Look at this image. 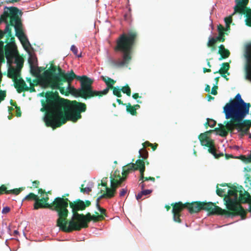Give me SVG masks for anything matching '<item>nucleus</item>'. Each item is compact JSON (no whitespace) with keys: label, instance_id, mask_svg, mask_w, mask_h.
<instances>
[{"label":"nucleus","instance_id":"4","mask_svg":"<svg viewBox=\"0 0 251 251\" xmlns=\"http://www.w3.org/2000/svg\"><path fill=\"white\" fill-rule=\"evenodd\" d=\"M228 194L234 196V198L231 199L227 196L228 200L226 201V208L229 212H233L236 214H225L226 217H234L239 215L242 219L246 218L247 211L242 206L238 203V200L242 203H248L249 204V211L251 212V196L248 192L245 190L242 186L234 187L231 190L228 191Z\"/></svg>","mask_w":251,"mask_h":251},{"label":"nucleus","instance_id":"50","mask_svg":"<svg viewBox=\"0 0 251 251\" xmlns=\"http://www.w3.org/2000/svg\"><path fill=\"white\" fill-rule=\"evenodd\" d=\"M218 36H219L221 38V42H223L225 40V32H219Z\"/></svg>","mask_w":251,"mask_h":251},{"label":"nucleus","instance_id":"32","mask_svg":"<svg viewBox=\"0 0 251 251\" xmlns=\"http://www.w3.org/2000/svg\"><path fill=\"white\" fill-rule=\"evenodd\" d=\"M139 158H142L143 160H146L148 157V152L144 148L139 150Z\"/></svg>","mask_w":251,"mask_h":251},{"label":"nucleus","instance_id":"52","mask_svg":"<svg viewBox=\"0 0 251 251\" xmlns=\"http://www.w3.org/2000/svg\"><path fill=\"white\" fill-rule=\"evenodd\" d=\"M10 208L8 206H6L3 208L1 212L2 214H7L10 211Z\"/></svg>","mask_w":251,"mask_h":251},{"label":"nucleus","instance_id":"57","mask_svg":"<svg viewBox=\"0 0 251 251\" xmlns=\"http://www.w3.org/2000/svg\"><path fill=\"white\" fill-rule=\"evenodd\" d=\"M142 145L143 146V148H145L147 146L150 147L152 145V144L150 143L149 141H146L142 144Z\"/></svg>","mask_w":251,"mask_h":251},{"label":"nucleus","instance_id":"13","mask_svg":"<svg viewBox=\"0 0 251 251\" xmlns=\"http://www.w3.org/2000/svg\"><path fill=\"white\" fill-rule=\"evenodd\" d=\"M236 5L234 7V12L232 15L236 13L245 15L246 18L251 16V9L247 7L249 2H246L245 0H235Z\"/></svg>","mask_w":251,"mask_h":251},{"label":"nucleus","instance_id":"8","mask_svg":"<svg viewBox=\"0 0 251 251\" xmlns=\"http://www.w3.org/2000/svg\"><path fill=\"white\" fill-rule=\"evenodd\" d=\"M186 205L187 209L191 214L198 213L201 210L206 211L209 215H225V214L234 215L235 214L233 212H229L211 202L197 201L186 202Z\"/></svg>","mask_w":251,"mask_h":251},{"label":"nucleus","instance_id":"2","mask_svg":"<svg viewBox=\"0 0 251 251\" xmlns=\"http://www.w3.org/2000/svg\"><path fill=\"white\" fill-rule=\"evenodd\" d=\"M251 106V104L245 102L238 94L234 100H230L224 107L226 118L230 120L225 121V125L219 124V127L215 128L214 130L222 137H226L228 132H232L235 129L247 133L251 126V120L243 119L249 114Z\"/></svg>","mask_w":251,"mask_h":251},{"label":"nucleus","instance_id":"64","mask_svg":"<svg viewBox=\"0 0 251 251\" xmlns=\"http://www.w3.org/2000/svg\"><path fill=\"white\" fill-rule=\"evenodd\" d=\"M205 91L208 93L210 92V87L209 85H206L205 88Z\"/></svg>","mask_w":251,"mask_h":251},{"label":"nucleus","instance_id":"58","mask_svg":"<svg viewBox=\"0 0 251 251\" xmlns=\"http://www.w3.org/2000/svg\"><path fill=\"white\" fill-rule=\"evenodd\" d=\"M38 193L40 194L41 195H43L45 193H46V192L45 190L42 189V188L38 189Z\"/></svg>","mask_w":251,"mask_h":251},{"label":"nucleus","instance_id":"33","mask_svg":"<svg viewBox=\"0 0 251 251\" xmlns=\"http://www.w3.org/2000/svg\"><path fill=\"white\" fill-rule=\"evenodd\" d=\"M110 180H113L114 183H115L118 187H120L122 184V183L126 179L125 177L123 176V177H119V178H113V177L111 175Z\"/></svg>","mask_w":251,"mask_h":251},{"label":"nucleus","instance_id":"29","mask_svg":"<svg viewBox=\"0 0 251 251\" xmlns=\"http://www.w3.org/2000/svg\"><path fill=\"white\" fill-rule=\"evenodd\" d=\"M124 105L126 106V110L127 112L130 113L131 115L133 116L137 115V112L136 111V108H134L133 106L131 105V104L130 103L125 104Z\"/></svg>","mask_w":251,"mask_h":251},{"label":"nucleus","instance_id":"61","mask_svg":"<svg viewBox=\"0 0 251 251\" xmlns=\"http://www.w3.org/2000/svg\"><path fill=\"white\" fill-rule=\"evenodd\" d=\"M141 97L139 96V94L138 93H134L133 95H132V98L134 99H137L138 98H140Z\"/></svg>","mask_w":251,"mask_h":251},{"label":"nucleus","instance_id":"34","mask_svg":"<svg viewBox=\"0 0 251 251\" xmlns=\"http://www.w3.org/2000/svg\"><path fill=\"white\" fill-rule=\"evenodd\" d=\"M98 194H101V195L97 198L99 200H100L103 198L111 199L110 197L109 196L107 192L106 191H104V190L100 189V191L98 193Z\"/></svg>","mask_w":251,"mask_h":251},{"label":"nucleus","instance_id":"45","mask_svg":"<svg viewBox=\"0 0 251 251\" xmlns=\"http://www.w3.org/2000/svg\"><path fill=\"white\" fill-rule=\"evenodd\" d=\"M100 186H103L104 187V189L105 190L104 191H107L108 189H109V188L107 186V183L106 182V181H104V182H101V183L100 184H98V188L100 189Z\"/></svg>","mask_w":251,"mask_h":251},{"label":"nucleus","instance_id":"19","mask_svg":"<svg viewBox=\"0 0 251 251\" xmlns=\"http://www.w3.org/2000/svg\"><path fill=\"white\" fill-rule=\"evenodd\" d=\"M208 132H205L201 133L199 136V139L201 142V144L202 146L209 147L213 144L214 141L208 137Z\"/></svg>","mask_w":251,"mask_h":251},{"label":"nucleus","instance_id":"55","mask_svg":"<svg viewBox=\"0 0 251 251\" xmlns=\"http://www.w3.org/2000/svg\"><path fill=\"white\" fill-rule=\"evenodd\" d=\"M224 30H225V28H224V27L222 25H219L218 26V32H224Z\"/></svg>","mask_w":251,"mask_h":251},{"label":"nucleus","instance_id":"6","mask_svg":"<svg viewBox=\"0 0 251 251\" xmlns=\"http://www.w3.org/2000/svg\"><path fill=\"white\" fill-rule=\"evenodd\" d=\"M75 73L71 70L66 73L59 66L57 67L55 65H51L50 69L45 71L40 75L38 80H36L38 83L44 88L50 87L53 89L54 86L57 87L58 83L64 82L65 80L70 81L74 78Z\"/></svg>","mask_w":251,"mask_h":251},{"label":"nucleus","instance_id":"26","mask_svg":"<svg viewBox=\"0 0 251 251\" xmlns=\"http://www.w3.org/2000/svg\"><path fill=\"white\" fill-rule=\"evenodd\" d=\"M118 188L115 183H114L113 180H110V187L107 191H106L111 198L115 196L116 190Z\"/></svg>","mask_w":251,"mask_h":251},{"label":"nucleus","instance_id":"54","mask_svg":"<svg viewBox=\"0 0 251 251\" xmlns=\"http://www.w3.org/2000/svg\"><path fill=\"white\" fill-rule=\"evenodd\" d=\"M152 192V190H143V191H141L142 192V194H143V195H149L150 194H151Z\"/></svg>","mask_w":251,"mask_h":251},{"label":"nucleus","instance_id":"23","mask_svg":"<svg viewBox=\"0 0 251 251\" xmlns=\"http://www.w3.org/2000/svg\"><path fill=\"white\" fill-rule=\"evenodd\" d=\"M135 170H139L140 175L145 171V162L143 159H138L133 163Z\"/></svg>","mask_w":251,"mask_h":251},{"label":"nucleus","instance_id":"60","mask_svg":"<svg viewBox=\"0 0 251 251\" xmlns=\"http://www.w3.org/2000/svg\"><path fill=\"white\" fill-rule=\"evenodd\" d=\"M99 210L100 211V212L101 213L100 215H102L103 216L104 215H105L106 210L105 209L101 207Z\"/></svg>","mask_w":251,"mask_h":251},{"label":"nucleus","instance_id":"47","mask_svg":"<svg viewBox=\"0 0 251 251\" xmlns=\"http://www.w3.org/2000/svg\"><path fill=\"white\" fill-rule=\"evenodd\" d=\"M112 176L113 178H119V177H122L120 176V171L118 170H116L114 173L113 175Z\"/></svg>","mask_w":251,"mask_h":251},{"label":"nucleus","instance_id":"35","mask_svg":"<svg viewBox=\"0 0 251 251\" xmlns=\"http://www.w3.org/2000/svg\"><path fill=\"white\" fill-rule=\"evenodd\" d=\"M121 89V91H122L124 93L126 94L127 96H130L131 95V89L127 84L125 86L122 87Z\"/></svg>","mask_w":251,"mask_h":251},{"label":"nucleus","instance_id":"46","mask_svg":"<svg viewBox=\"0 0 251 251\" xmlns=\"http://www.w3.org/2000/svg\"><path fill=\"white\" fill-rule=\"evenodd\" d=\"M218 87L217 85H214L211 90V94L213 95H216L218 93L217 89Z\"/></svg>","mask_w":251,"mask_h":251},{"label":"nucleus","instance_id":"53","mask_svg":"<svg viewBox=\"0 0 251 251\" xmlns=\"http://www.w3.org/2000/svg\"><path fill=\"white\" fill-rule=\"evenodd\" d=\"M246 24L249 26H251V15L247 18L246 20Z\"/></svg>","mask_w":251,"mask_h":251},{"label":"nucleus","instance_id":"56","mask_svg":"<svg viewBox=\"0 0 251 251\" xmlns=\"http://www.w3.org/2000/svg\"><path fill=\"white\" fill-rule=\"evenodd\" d=\"M143 194H142V192H140V193H139L137 195H136V198L137 199V201H140L142 197H143Z\"/></svg>","mask_w":251,"mask_h":251},{"label":"nucleus","instance_id":"59","mask_svg":"<svg viewBox=\"0 0 251 251\" xmlns=\"http://www.w3.org/2000/svg\"><path fill=\"white\" fill-rule=\"evenodd\" d=\"M141 181H142L141 182H140L139 184V186L141 188V189L142 190H143L146 186L145 184L144 183L145 181H143V180H141Z\"/></svg>","mask_w":251,"mask_h":251},{"label":"nucleus","instance_id":"40","mask_svg":"<svg viewBox=\"0 0 251 251\" xmlns=\"http://www.w3.org/2000/svg\"><path fill=\"white\" fill-rule=\"evenodd\" d=\"M240 158L242 159L243 161L245 162L246 163H250L251 162V153L248 156H246L245 155H241L240 156Z\"/></svg>","mask_w":251,"mask_h":251},{"label":"nucleus","instance_id":"15","mask_svg":"<svg viewBox=\"0 0 251 251\" xmlns=\"http://www.w3.org/2000/svg\"><path fill=\"white\" fill-rule=\"evenodd\" d=\"M102 80L105 82L106 85V88L102 91H98L93 90V95L94 97H102L108 93L110 89H112L114 86V84L116 83V81L114 79L107 77V78L103 77Z\"/></svg>","mask_w":251,"mask_h":251},{"label":"nucleus","instance_id":"63","mask_svg":"<svg viewBox=\"0 0 251 251\" xmlns=\"http://www.w3.org/2000/svg\"><path fill=\"white\" fill-rule=\"evenodd\" d=\"M157 146H158V145L157 144H152V145L150 147L152 148V150L154 151L156 149Z\"/></svg>","mask_w":251,"mask_h":251},{"label":"nucleus","instance_id":"25","mask_svg":"<svg viewBox=\"0 0 251 251\" xmlns=\"http://www.w3.org/2000/svg\"><path fill=\"white\" fill-rule=\"evenodd\" d=\"M229 68L230 65L228 63H223L222 64V67L219 69V70L214 72V74H215L219 73L221 75H224L227 74V75H229V73L228 72V71L229 70Z\"/></svg>","mask_w":251,"mask_h":251},{"label":"nucleus","instance_id":"44","mask_svg":"<svg viewBox=\"0 0 251 251\" xmlns=\"http://www.w3.org/2000/svg\"><path fill=\"white\" fill-rule=\"evenodd\" d=\"M127 189L126 187L125 188H122L120 190L119 193V196L120 197H123L126 195V194L127 193Z\"/></svg>","mask_w":251,"mask_h":251},{"label":"nucleus","instance_id":"5","mask_svg":"<svg viewBox=\"0 0 251 251\" xmlns=\"http://www.w3.org/2000/svg\"><path fill=\"white\" fill-rule=\"evenodd\" d=\"M138 38L137 31L130 30L126 33H123L119 36L116 40V45L114 47L115 51L123 53L122 60L116 61L114 65L118 67L127 66L132 59V54Z\"/></svg>","mask_w":251,"mask_h":251},{"label":"nucleus","instance_id":"27","mask_svg":"<svg viewBox=\"0 0 251 251\" xmlns=\"http://www.w3.org/2000/svg\"><path fill=\"white\" fill-rule=\"evenodd\" d=\"M207 147L208 148V151L209 153L213 154L215 158L218 159L220 157L223 156L224 155V154L223 153H217L216 152V150L215 149L214 142L211 145H210V146Z\"/></svg>","mask_w":251,"mask_h":251},{"label":"nucleus","instance_id":"7","mask_svg":"<svg viewBox=\"0 0 251 251\" xmlns=\"http://www.w3.org/2000/svg\"><path fill=\"white\" fill-rule=\"evenodd\" d=\"M70 202V201L68 198L61 197L55 198L51 202V210L56 211L58 217L56 220V226L65 232H71L72 226L70 224V221L67 220L69 213L67 207Z\"/></svg>","mask_w":251,"mask_h":251},{"label":"nucleus","instance_id":"38","mask_svg":"<svg viewBox=\"0 0 251 251\" xmlns=\"http://www.w3.org/2000/svg\"><path fill=\"white\" fill-rule=\"evenodd\" d=\"M44 69H45L44 68H43V67H37L36 69L35 72L34 73H33L34 74V75H40V73L42 71H43ZM39 76H38V78L39 77ZM38 80V79L37 80L35 79L34 80V82L36 83V85L39 84L38 83V82L37 81H36V80Z\"/></svg>","mask_w":251,"mask_h":251},{"label":"nucleus","instance_id":"9","mask_svg":"<svg viewBox=\"0 0 251 251\" xmlns=\"http://www.w3.org/2000/svg\"><path fill=\"white\" fill-rule=\"evenodd\" d=\"M96 215H91V213L88 212L84 218H82L79 222H75L73 221H70V224L72 226L71 232L73 231H79L82 228H86L88 226V223L93 221L95 222L104 220V217L102 215H100L98 212H95Z\"/></svg>","mask_w":251,"mask_h":251},{"label":"nucleus","instance_id":"20","mask_svg":"<svg viewBox=\"0 0 251 251\" xmlns=\"http://www.w3.org/2000/svg\"><path fill=\"white\" fill-rule=\"evenodd\" d=\"M16 35L18 37L21 43L22 44L24 48L25 49H28V47L30 46V43L27 37L25 35V34L22 30H20L19 31H17Z\"/></svg>","mask_w":251,"mask_h":251},{"label":"nucleus","instance_id":"3","mask_svg":"<svg viewBox=\"0 0 251 251\" xmlns=\"http://www.w3.org/2000/svg\"><path fill=\"white\" fill-rule=\"evenodd\" d=\"M93 83V80L86 75L78 76L75 74L71 80L60 82L58 86H54L53 89L59 90L60 93L65 96L71 94L76 97L87 100L94 97Z\"/></svg>","mask_w":251,"mask_h":251},{"label":"nucleus","instance_id":"11","mask_svg":"<svg viewBox=\"0 0 251 251\" xmlns=\"http://www.w3.org/2000/svg\"><path fill=\"white\" fill-rule=\"evenodd\" d=\"M20 75V72L18 69L14 67L9 68L8 73V76L12 78L14 82V86L17 89L18 93H21L22 92L28 91L29 88L25 81L22 78L18 79Z\"/></svg>","mask_w":251,"mask_h":251},{"label":"nucleus","instance_id":"43","mask_svg":"<svg viewBox=\"0 0 251 251\" xmlns=\"http://www.w3.org/2000/svg\"><path fill=\"white\" fill-rule=\"evenodd\" d=\"M225 22L226 25V26H228L229 25H230V24L232 22V17L231 16L226 17L225 18Z\"/></svg>","mask_w":251,"mask_h":251},{"label":"nucleus","instance_id":"14","mask_svg":"<svg viewBox=\"0 0 251 251\" xmlns=\"http://www.w3.org/2000/svg\"><path fill=\"white\" fill-rule=\"evenodd\" d=\"M171 205L173 207L172 213L173 214V220L175 222L180 223L181 220L180 218V213L184 208L187 209L186 202L183 203L181 201L172 203Z\"/></svg>","mask_w":251,"mask_h":251},{"label":"nucleus","instance_id":"21","mask_svg":"<svg viewBox=\"0 0 251 251\" xmlns=\"http://www.w3.org/2000/svg\"><path fill=\"white\" fill-rule=\"evenodd\" d=\"M246 57L249 63L246 68V78L251 81V50L247 52Z\"/></svg>","mask_w":251,"mask_h":251},{"label":"nucleus","instance_id":"48","mask_svg":"<svg viewBox=\"0 0 251 251\" xmlns=\"http://www.w3.org/2000/svg\"><path fill=\"white\" fill-rule=\"evenodd\" d=\"M16 116L20 117L21 116L22 112L21 111V108L20 106L16 107Z\"/></svg>","mask_w":251,"mask_h":251},{"label":"nucleus","instance_id":"37","mask_svg":"<svg viewBox=\"0 0 251 251\" xmlns=\"http://www.w3.org/2000/svg\"><path fill=\"white\" fill-rule=\"evenodd\" d=\"M155 178L153 177H151V176H149V177H146V176H144V173H143L142 174L140 175V179H139V181H141V180H143V181H148V180H151L153 182H154L155 181Z\"/></svg>","mask_w":251,"mask_h":251},{"label":"nucleus","instance_id":"12","mask_svg":"<svg viewBox=\"0 0 251 251\" xmlns=\"http://www.w3.org/2000/svg\"><path fill=\"white\" fill-rule=\"evenodd\" d=\"M6 8L9 11V13H8L7 11H5L3 15L1 16V19L3 21H5L7 22L6 19L10 17V25L14 26L16 28V26L20 24V21L18 17L19 9L15 7Z\"/></svg>","mask_w":251,"mask_h":251},{"label":"nucleus","instance_id":"41","mask_svg":"<svg viewBox=\"0 0 251 251\" xmlns=\"http://www.w3.org/2000/svg\"><path fill=\"white\" fill-rule=\"evenodd\" d=\"M84 185V184L81 185L80 192L83 193H86L88 194L92 191V189L90 187L83 188Z\"/></svg>","mask_w":251,"mask_h":251},{"label":"nucleus","instance_id":"30","mask_svg":"<svg viewBox=\"0 0 251 251\" xmlns=\"http://www.w3.org/2000/svg\"><path fill=\"white\" fill-rule=\"evenodd\" d=\"M15 63L17 64L16 69H18L20 72L23 67L24 60L23 58L20 56H17L15 58Z\"/></svg>","mask_w":251,"mask_h":251},{"label":"nucleus","instance_id":"28","mask_svg":"<svg viewBox=\"0 0 251 251\" xmlns=\"http://www.w3.org/2000/svg\"><path fill=\"white\" fill-rule=\"evenodd\" d=\"M216 43L215 42V40L214 37H209L208 39V41L207 43V46L208 48L211 49V51L212 52L215 51L216 50Z\"/></svg>","mask_w":251,"mask_h":251},{"label":"nucleus","instance_id":"49","mask_svg":"<svg viewBox=\"0 0 251 251\" xmlns=\"http://www.w3.org/2000/svg\"><path fill=\"white\" fill-rule=\"evenodd\" d=\"M208 121L209 122V126L211 127H213L216 124V122L213 119H208Z\"/></svg>","mask_w":251,"mask_h":251},{"label":"nucleus","instance_id":"42","mask_svg":"<svg viewBox=\"0 0 251 251\" xmlns=\"http://www.w3.org/2000/svg\"><path fill=\"white\" fill-rule=\"evenodd\" d=\"M71 50L75 55L78 57H81V54L80 55L77 54V48L75 45H72L71 46Z\"/></svg>","mask_w":251,"mask_h":251},{"label":"nucleus","instance_id":"24","mask_svg":"<svg viewBox=\"0 0 251 251\" xmlns=\"http://www.w3.org/2000/svg\"><path fill=\"white\" fill-rule=\"evenodd\" d=\"M135 171L133 163H130L123 167L122 175L126 179L127 176L131 172Z\"/></svg>","mask_w":251,"mask_h":251},{"label":"nucleus","instance_id":"16","mask_svg":"<svg viewBox=\"0 0 251 251\" xmlns=\"http://www.w3.org/2000/svg\"><path fill=\"white\" fill-rule=\"evenodd\" d=\"M49 197L47 195L45 197L40 199L38 197V201H35L33 204L34 209L37 210L40 208H49L51 209V203H49Z\"/></svg>","mask_w":251,"mask_h":251},{"label":"nucleus","instance_id":"10","mask_svg":"<svg viewBox=\"0 0 251 251\" xmlns=\"http://www.w3.org/2000/svg\"><path fill=\"white\" fill-rule=\"evenodd\" d=\"M90 201L88 200L83 201L80 199H77L73 201L70 202V207L72 208L73 216L70 221H73L75 222H79L82 218H84L83 214H79L78 211H82L85 209L87 207L91 205Z\"/></svg>","mask_w":251,"mask_h":251},{"label":"nucleus","instance_id":"22","mask_svg":"<svg viewBox=\"0 0 251 251\" xmlns=\"http://www.w3.org/2000/svg\"><path fill=\"white\" fill-rule=\"evenodd\" d=\"M218 53L220 54L219 60L228 58L230 55V51L228 50L225 48L224 45H221L219 47V50Z\"/></svg>","mask_w":251,"mask_h":251},{"label":"nucleus","instance_id":"39","mask_svg":"<svg viewBox=\"0 0 251 251\" xmlns=\"http://www.w3.org/2000/svg\"><path fill=\"white\" fill-rule=\"evenodd\" d=\"M5 32L7 33V39L5 42H7L8 40L9 39V37L11 36V28L10 27L9 25H7L5 29Z\"/></svg>","mask_w":251,"mask_h":251},{"label":"nucleus","instance_id":"51","mask_svg":"<svg viewBox=\"0 0 251 251\" xmlns=\"http://www.w3.org/2000/svg\"><path fill=\"white\" fill-rule=\"evenodd\" d=\"M40 181L39 180H34L32 182V186L35 188H39Z\"/></svg>","mask_w":251,"mask_h":251},{"label":"nucleus","instance_id":"36","mask_svg":"<svg viewBox=\"0 0 251 251\" xmlns=\"http://www.w3.org/2000/svg\"><path fill=\"white\" fill-rule=\"evenodd\" d=\"M111 90H113V94L114 95L118 98L122 97L121 89L120 88L114 87Z\"/></svg>","mask_w":251,"mask_h":251},{"label":"nucleus","instance_id":"18","mask_svg":"<svg viewBox=\"0 0 251 251\" xmlns=\"http://www.w3.org/2000/svg\"><path fill=\"white\" fill-rule=\"evenodd\" d=\"M25 188L21 187L19 188H15L14 189L8 190L6 186L2 184L0 186V195H2L3 194H13L15 195H19L22 191L24 190Z\"/></svg>","mask_w":251,"mask_h":251},{"label":"nucleus","instance_id":"62","mask_svg":"<svg viewBox=\"0 0 251 251\" xmlns=\"http://www.w3.org/2000/svg\"><path fill=\"white\" fill-rule=\"evenodd\" d=\"M10 104L11 105H12L13 106H15V108H16V107H18V106L17 105L16 102L15 101H13V100H10Z\"/></svg>","mask_w":251,"mask_h":251},{"label":"nucleus","instance_id":"31","mask_svg":"<svg viewBox=\"0 0 251 251\" xmlns=\"http://www.w3.org/2000/svg\"><path fill=\"white\" fill-rule=\"evenodd\" d=\"M38 196L33 193H30L26 196L23 200L26 201H34L35 202L38 201Z\"/></svg>","mask_w":251,"mask_h":251},{"label":"nucleus","instance_id":"17","mask_svg":"<svg viewBox=\"0 0 251 251\" xmlns=\"http://www.w3.org/2000/svg\"><path fill=\"white\" fill-rule=\"evenodd\" d=\"M218 185H219V184H217V187H216V188H217L216 193L219 196H220L221 197H223L224 196L225 197L224 200L226 201V203H227L226 201L228 200V199H227V198H226V197L227 196H229V198H230V196L234 197V196H233V195H229L228 191L229 190H231L233 187H236V186H234V185L230 186L229 185V184H226V183L220 184V185L221 186H228V187L230 188V189L227 190L226 188H224V189L219 188L218 187Z\"/></svg>","mask_w":251,"mask_h":251},{"label":"nucleus","instance_id":"1","mask_svg":"<svg viewBox=\"0 0 251 251\" xmlns=\"http://www.w3.org/2000/svg\"><path fill=\"white\" fill-rule=\"evenodd\" d=\"M40 96L45 98L41 100L45 112L44 121L47 126L53 129L60 127L67 121L76 122L81 118V113L86 110L85 103L61 98L57 91L42 92Z\"/></svg>","mask_w":251,"mask_h":251}]
</instances>
